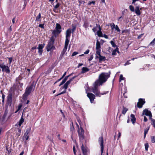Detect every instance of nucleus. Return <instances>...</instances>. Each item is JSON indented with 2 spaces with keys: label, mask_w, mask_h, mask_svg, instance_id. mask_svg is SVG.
I'll list each match as a JSON object with an SVG mask.
<instances>
[{
  "label": "nucleus",
  "mask_w": 155,
  "mask_h": 155,
  "mask_svg": "<svg viewBox=\"0 0 155 155\" xmlns=\"http://www.w3.org/2000/svg\"><path fill=\"white\" fill-rule=\"evenodd\" d=\"M34 87V84H32L29 86L27 87L25 90V92L23 94V96H27L29 95L32 91L33 88Z\"/></svg>",
  "instance_id": "obj_4"
},
{
  "label": "nucleus",
  "mask_w": 155,
  "mask_h": 155,
  "mask_svg": "<svg viewBox=\"0 0 155 155\" xmlns=\"http://www.w3.org/2000/svg\"><path fill=\"white\" fill-rule=\"evenodd\" d=\"M78 132L80 140L81 141L83 140L84 138V131L83 128L81 127L80 129H78Z\"/></svg>",
  "instance_id": "obj_5"
},
{
  "label": "nucleus",
  "mask_w": 155,
  "mask_h": 155,
  "mask_svg": "<svg viewBox=\"0 0 155 155\" xmlns=\"http://www.w3.org/2000/svg\"><path fill=\"white\" fill-rule=\"evenodd\" d=\"M84 26L85 28L87 27L88 26V24H87L86 23H85V24L84 25Z\"/></svg>",
  "instance_id": "obj_64"
},
{
  "label": "nucleus",
  "mask_w": 155,
  "mask_h": 155,
  "mask_svg": "<svg viewBox=\"0 0 155 155\" xmlns=\"http://www.w3.org/2000/svg\"><path fill=\"white\" fill-rule=\"evenodd\" d=\"M89 50H87L84 53L85 54H87L89 53Z\"/></svg>",
  "instance_id": "obj_47"
},
{
  "label": "nucleus",
  "mask_w": 155,
  "mask_h": 155,
  "mask_svg": "<svg viewBox=\"0 0 155 155\" xmlns=\"http://www.w3.org/2000/svg\"><path fill=\"white\" fill-rule=\"evenodd\" d=\"M110 25L111 26V28L112 30H113L114 28H115L116 25H115L114 23H113L112 24H110Z\"/></svg>",
  "instance_id": "obj_34"
},
{
  "label": "nucleus",
  "mask_w": 155,
  "mask_h": 155,
  "mask_svg": "<svg viewBox=\"0 0 155 155\" xmlns=\"http://www.w3.org/2000/svg\"><path fill=\"white\" fill-rule=\"evenodd\" d=\"M144 114L147 116H149L150 119H151L152 117L151 113L150 111L148 110L147 109H144L143 110V112L142 113V115L143 116Z\"/></svg>",
  "instance_id": "obj_9"
},
{
  "label": "nucleus",
  "mask_w": 155,
  "mask_h": 155,
  "mask_svg": "<svg viewBox=\"0 0 155 155\" xmlns=\"http://www.w3.org/2000/svg\"><path fill=\"white\" fill-rule=\"evenodd\" d=\"M63 78L62 77H61L58 80V81H61L62 79Z\"/></svg>",
  "instance_id": "obj_63"
},
{
  "label": "nucleus",
  "mask_w": 155,
  "mask_h": 155,
  "mask_svg": "<svg viewBox=\"0 0 155 155\" xmlns=\"http://www.w3.org/2000/svg\"><path fill=\"white\" fill-rule=\"evenodd\" d=\"M61 27L60 25L58 23H57L55 29L56 30V31H57L58 33H60L61 31Z\"/></svg>",
  "instance_id": "obj_15"
},
{
  "label": "nucleus",
  "mask_w": 155,
  "mask_h": 155,
  "mask_svg": "<svg viewBox=\"0 0 155 155\" xmlns=\"http://www.w3.org/2000/svg\"><path fill=\"white\" fill-rule=\"evenodd\" d=\"M78 54V52L76 51L74 52L72 54V56H74Z\"/></svg>",
  "instance_id": "obj_41"
},
{
  "label": "nucleus",
  "mask_w": 155,
  "mask_h": 155,
  "mask_svg": "<svg viewBox=\"0 0 155 155\" xmlns=\"http://www.w3.org/2000/svg\"><path fill=\"white\" fill-rule=\"evenodd\" d=\"M143 35V34H141L139 35L138 37L137 38L138 39H140L141 38V37Z\"/></svg>",
  "instance_id": "obj_46"
},
{
  "label": "nucleus",
  "mask_w": 155,
  "mask_h": 155,
  "mask_svg": "<svg viewBox=\"0 0 155 155\" xmlns=\"http://www.w3.org/2000/svg\"><path fill=\"white\" fill-rule=\"evenodd\" d=\"M76 77V76L72 78L71 79H70L64 85L63 87H61L60 88V91H62V89H64L63 91H62L61 93L58 94L57 96L61 95L62 94L65 93L66 91V89L68 88V86L71 83V81H72Z\"/></svg>",
  "instance_id": "obj_3"
},
{
  "label": "nucleus",
  "mask_w": 155,
  "mask_h": 155,
  "mask_svg": "<svg viewBox=\"0 0 155 155\" xmlns=\"http://www.w3.org/2000/svg\"><path fill=\"white\" fill-rule=\"evenodd\" d=\"M5 97V95L3 94H2V102L3 103L4 102Z\"/></svg>",
  "instance_id": "obj_45"
},
{
  "label": "nucleus",
  "mask_w": 155,
  "mask_h": 155,
  "mask_svg": "<svg viewBox=\"0 0 155 155\" xmlns=\"http://www.w3.org/2000/svg\"><path fill=\"white\" fill-rule=\"evenodd\" d=\"M96 54L99 55V56H100V55H101L100 54V50H97Z\"/></svg>",
  "instance_id": "obj_43"
},
{
  "label": "nucleus",
  "mask_w": 155,
  "mask_h": 155,
  "mask_svg": "<svg viewBox=\"0 0 155 155\" xmlns=\"http://www.w3.org/2000/svg\"><path fill=\"white\" fill-rule=\"evenodd\" d=\"M103 37H104L105 38H106V39L108 38V37L107 35H106L104 34V35Z\"/></svg>",
  "instance_id": "obj_54"
},
{
  "label": "nucleus",
  "mask_w": 155,
  "mask_h": 155,
  "mask_svg": "<svg viewBox=\"0 0 155 155\" xmlns=\"http://www.w3.org/2000/svg\"><path fill=\"white\" fill-rule=\"evenodd\" d=\"M130 64V63L129 62V61H127L126 63L124 64V65H126Z\"/></svg>",
  "instance_id": "obj_55"
},
{
  "label": "nucleus",
  "mask_w": 155,
  "mask_h": 155,
  "mask_svg": "<svg viewBox=\"0 0 155 155\" xmlns=\"http://www.w3.org/2000/svg\"><path fill=\"white\" fill-rule=\"evenodd\" d=\"M71 33V30L70 29H68L66 31V39L65 41H68L69 43V41L68 39V38L70 37Z\"/></svg>",
  "instance_id": "obj_13"
},
{
  "label": "nucleus",
  "mask_w": 155,
  "mask_h": 155,
  "mask_svg": "<svg viewBox=\"0 0 155 155\" xmlns=\"http://www.w3.org/2000/svg\"><path fill=\"white\" fill-rule=\"evenodd\" d=\"M87 96L90 99L91 102L92 103L95 98V95L92 93H88Z\"/></svg>",
  "instance_id": "obj_12"
},
{
  "label": "nucleus",
  "mask_w": 155,
  "mask_h": 155,
  "mask_svg": "<svg viewBox=\"0 0 155 155\" xmlns=\"http://www.w3.org/2000/svg\"><path fill=\"white\" fill-rule=\"evenodd\" d=\"M45 45V44H40L38 45V53L40 55L42 54V49L44 47Z\"/></svg>",
  "instance_id": "obj_14"
},
{
  "label": "nucleus",
  "mask_w": 155,
  "mask_h": 155,
  "mask_svg": "<svg viewBox=\"0 0 155 155\" xmlns=\"http://www.w3.org/2000/svg\"><path fill=\"white\" fill-rule=\"evenodd\" d=\"M54 40L55 39L54 38V37L52 36L51 38L50 41L48 42L46 47L47 50L48 51H49L55 49V48L53 46Z\"/></svg>",
  "instance_id": "obj_2"
},
{
  "label": "nucleus",
  "mask_w": 155,
  "mask_h": 155,
  "mask_svg": "<svg viewBox=\"0 0 155 155\" xmlns=\"http://www.w3.org/2000/svg\"><path fill=\"white\" fill-rule=\"evenodd\" d=\"M121 136V133L120 132H119L118 133V138L119 139Z\"/></svg>",
  "instance_id": "obj_62"
},
{
  "label": "nucleus",
  "mask_w": 155,
  "mask_h": 155,
  "mask_svg": "<svg viewBox=\"0 0 155 155\" xmlns=\"http://www.w3.org/2000/svg\"><path fill=\"white\" fill-rule=\"evenodd\" d=\"M124 79L125 78L123 77V75L122 74H120V77L119 81H120L121 80H124Z\"/></svg>",
  "instance_id": "obj_36"
},
{
  "label": "nucleus",
  "mask_w": 155,
  "mask_h": 155,
  "mask_svg": "<svg viewBox=\"0 0 155 155\" xmlns=\"http://www.w3.org/2000/svg\"><path fill=\"white\" fill-rule=\"evenodd\" d=\"M93 58V57L92 56H91L90 58L89 59V61H90L92 60V59Z\"/></svg>",
  "instance_id": "obj_61"
},
{
  "label": "nucleus",
  "mask_w": 155,
  "mask_h": 155,
  "mask_svg": "<svg viewBox=\"0 0 155 155\" xmlns=\"http://www.w3.org/2000/svg\"><path fill=\"white\" fill-rule=\"evenodd\" d=\"M117 52L119 53V51H118V48L117 47L113 51L112 53V55H116V53Z\"/></svg>",
  "instance_id": "obj_24"
},
{
  "label": "nucleus",
  "mask_w": 155,
  "mask_h": 155,
  "mask_svg": "<svg viewBox=\"0 0 155 155\" xmlns=\"http://www.w3.org/2000/svg\"><path fill=\"white\" fill-rule=\"evenodd\" d=\"M155 44V38L153 39V40L150 43L149 45H152V46H153Z\"/></svg>",
  "instance_id": "obj_28"
},
{
  "label": "nucleus",
  "mask_w": 155,
  "mask_h": 155,
  "mask_svg": "<svg viewBox=\"0 0 155 155\" xmlns=\"http://www.w3.org/2000/svg\"><path fill=\"white\" fill-rule=\"evenodd\" d=\"M74 127L73 125V123H72V126H71V131H72V132H73V131H74Z\"/></svg>",
  "instance_id": "obj_37"
},
{
  "label": "nucleus",
  "mask_w": 155,
  "mask_h": 155,
  "mask_svg": "<svg viewBox=\"0 0 155 155\" xmlns=\"http://www.w3.org/2000/svg\"><path fill=\"white\" fill-rule=\"evenodd\" d=\"M97 35L99 37H103L102 33L101 31H97Z\"/></svg>",
  "instance_id": "obj_26"
},
{
  "label": "nucleus",
  "mask_w": 155,
  "mask_h": 155,
  "mask_svg": "<svg viewBox=\"0 0 155 155\" xmlns=\"http://www.w3.org/2000/svg\"><path fill=\"white\" fill-rule=\"evenodd\" d=\"M77 120H78V122L79 124H80V123L81 122V120H80V119H79V118H77Z\"/></svg>",
  "instance_id": "obj_56"
},
{
  "label": "nucleus",
  "mask_w": 155,
  "mask_h": 155,
  "mask_svg": "<svg viewBox=\"0 0 155 155\" xmlns=\"http://www.w3.org/2000/svg\"><path fill=\"white\" fill-rule=\"evenodd\" d=\"M7 101L9 102H11L12 101V95H9L7 97Z\"/></svg>",
  "instance_id": "obj_25"
},
{
  "label": "nucleus",
  "mask_w": 155,
  "mask_h": 155,
  "mask_svg": "<svg viewBox=\"0 0 155 155\" xmlns=\"http://www.w3.org/2000/svg\"><path fill=\"white\" fill-rule=\"evenodd\" d=\"M81 148L83 155H87V149L84 147L83 144H82V145L81 147Z\"/></svg>",
  "instance_id": "obj_16"
},
{
  "label": "nucleus",
  "mask_w": 155,
  "mask_h": 155,
  "mask_svg": "<svg viewBox=\"0 0 155 155\" xmlns=\"http://www.w3.org/2000/svg\"><path fill=\"white\" fill-rule=\"evenodd\" d=\"M151 120L152 123V124L153 125V127H155V120L154 119H153L151 118V119H150Z\"/></svg>",
  "instance_id": "obj_33"
},
{
  "label": "nucleus",
  "mask_w": 155,
  "mask_h": 155,
  "mask_svg": "<svg viewBox=\"0 0 155 155\" xmlns=\"http://www.w3.org/2000/svg\"><path fill=\"white\" fill-rule=\"evenodd\" d=\"M127 110V109L125 107H124L122 111V114L124 115Z\"/></svg>",
  "instance_id": "obj_29"
},
{
  "label": "nucleus",
  "mask_w": 155,
  "mask_h": 155,
  "mask_svg": "<svg viewBox=\"0 0 155 155\" xmlns=\"http://www.w3.org/2000/svg\"><path fill=\"white\" fill-rule=\"evenodd\" d=\"M110 77V74L103 72L101 73L99 76L98 80H97L94 84V86L92 89V91L96 95L99 97L101 94L97 89L98 86L101 85L103 83L105 82L107 79ZM106 93L101 94V95L105 94Z\"/></svg>",
  "instance_id": "obj_1"
},
{
  "label": "nucleus",
  "mask_w": 155,
  "mask_h": 155,
  "mask_svg": "<svg viewBox=\"0 0 155 155\" xmlns=\"http://www.w3.org/2000/svg\"><path fill=\"white\" fill-rule=\"evenodd\" d=\"M145 101L144 99L140 98L139 99V101L137 103V107L139 108H142L143 105L145 104Z\"/></svg>",
  "instance_id": "obj_10"
},
{
  "label": "nucleus",
  "mask_w": 155,
  "mask_h": 155,
  "mask_svg": "<svg viewBox=\"0 0 155 155\" xmlns=\"http://www.w3.org/2000/svg\"><path fill=\"white\" fill-rule=\"evenodd\" d=\"M69 43H68V41H66L64 43V48L63 49V50L62 52L61 53V55L62 56H63L64 54H65V52L67 50L68 48V45Z\"/></svg>",
  "instance_id": "obj_11"
},
{
  "label": "nucleus",
  "mask_w": 155,
  "mask_h": 155,
  "mask_svg": "<svg viewBox=\"0 0 155 155\" xmlns=\"http://www.w3.org/2000/svg\"><path fill=\"white\" fill-rule=\"evenodd\" d=\"M41 18V13H39L38 15L36 17V21H38L39 20V19Z\"/></svg>",
  "instance_id": "obj_30"
},
{
  "label": "nucleus",
  "mask_w": 155,
  "mask_h": 155,
  "mask_svg": "<svg viewBox=\"0 0 155 155\" xmlns=\"http://www.w3.org/2000/svg\"><path fill=\"white\" fill-rule=\"evenodd\" d=\"M59 33H58L57 31H56V30L54 29L52 31V36H53L54 37H54H56Z\"/></svg>",
  "instance_id": "obj_17"
},
{
  "label": "nucleus",
  "mask_w": 155,
  "mask_h": 155,
  "mask_svg": "<svg viewBox=\"0 0 155 155\" xmlns=\"http://www.w3.org/2000/svg\"><path fill=\"white\" fill-rule=\"evenodd\" d=\"M83 65V64L82 63H79V64L78 67L79 68L80 66H82Z\"/></svg>",
  "instance_id": "obj_58"
},
{
  "label": "nucleus",
  "mask_w": 155,
  "mask_h": 155,
  "mask_svg": "<svg viewBox=\"0 0 155 155\" xmlns=\"http://www.w3.org/2000/svg\"><path fill=\"white\" fill-rule=\"evenodd\" d=\"M76 29L75 27H74L72 29V32L73 33L74 31Z\"/></svg>",
  "instance_id": "obj_57"
},
{
  "label": "nucleus",
  "mask_w": 155,
  "mask_h": 155,
  "mask_svg": "<svg viewBox=\"0 0 155 155\" xmlns=\"http://www.w3.org/2000/svg\"><path fill=\"white\" fill-rule=\"evenodd\" d=\"M99 62L100 63H101L102 61H104L105 60V57L104 56H103L101 55H100L99 56Z\"/></svg>",
  "instance_id": "obj_19"
},
{
  "label": "nucleus",
  "mask_w": 155,
  "mask_h": 155,
  "mask_svg": "<svg viewBox=\"0 0 155 155\" xmlns=\"http://www.w3.org/2000/svg\"><path fill=\"white\" fill-rule=\"evenodd\" d=\"M96 49L97 50H100L101 48V45L100 42L97 40L96 43Z\"/></svg>",
  "instance_id": "obj_21"
},
{
  "label": "nucleus",
  "mask_w": 155,
  "mask_h": 155,
  "mask_svg": "<svg viewBox=\"0 0 155 155\" xmlns=\"http://www.w3.org/2000/svg\"><path fill=\"white\" fill-rule=\"evenodd\" d=\"M0 68L2 69L3 72H5L8 74L10 72L9 68L8 66L3 64H0Z\"/></svg>",
  "instance_id": "obj_6"
},
{
  "label": "nucleus",
  "mask_w": 155,
  "mask_h": 155,
  "mask_svg": "<svg viewBox=\"0 0 155 155\" xmlns=\"http://www.w3.org/2000/svg\"><path fill=\"white\" fill-rule=\"evenodd\" d=\"M143 120L144 122H146L147 120V118L145 116H144V120Z\"/></svg>",
  "instance_id": "obj_53"
},
{
  "label": "nucleus",
  "mask_w": 155,
  "mask_h": 155,
  "mask_svg": "<svg viewBox=\"0 0 155 155\" xmlns=\"http://www.w3.org/2000/svg\"><path fill=\"white\" fill-rule=\"evenodd\" d=\"M15 18H14L12 20V22L13 24H14L15 23Z\"/></svg>",
  "instance_id": "obj_59"
},
{
  "label": "nucleus",
  "mask_w": 155,
  "mask_h": 155,
  "mask_svg": "<svg viewBox=\"0 0 155 155\" xmlns=\"http://www.w3.org/2000/svg\"><path fill=\"white\" fill-rule=\"evenodd\" d=\"M135 12L138 15H140L141 13L140 12L139 10V6H137L136 7L135 10Z\"/></svg>",
  "instance_id": "obj_18"
},
{
  "label": "nucleus",
  "mask_w": 155,
  "mask_h": 155,
  "mask_svg": "<svg viewBox=\"0 0 155 155\" xmlns=\"http://www.w3.org/2000/svg\"><path fill=\"white\" fill-rule=\"evenodd\" d=\"M129 8L130 11L132 12H134L135 11L134 7L132 5H130L129 6Z\"/></svg>",
  "instance_id": "obj_32"
},
{
  "label": "nucleus",
  "mask_w": 155,
  "mask_h": 155,
  "mask_svg": "<svg viewBox=\"0 0 155 155\" xmlns=\"http://www.w3.org/2000/svg\"><path fill=\"white\" fill-rule=\"evenodd\" d=\"M110 43L112 45V46L113 47H115L117 46L116 44L114 43V42L112 41H110Z\"/></svg>",
  "instance_id": "obj_31"
},
{
  "label": "nucleus",
  "mask_w": 155,
  "mask_h": 155,
  "mask_svg": "<svg viewBox=\"0 0 155 155\" xmlns=\"http://www.w3.org/2000/svg\"><path fill=\"white\" fill-rule=\"evenodd\" d=\"M30 130V128L26 129V132L24 134V136H23L22 138L23 140H27L28 139Z\"/></svg>",
  "instance_id": "obj_7"
},
{
  "label": "nucleus",
  "mask_w": 155,
  "mask_h": 155,
  "mask_svg": "<svg viewBox=\"0 0 155 155\" xmlns=\"http://www.w3.org/2000/svg\"><path fill=\"white\" fill-rule=\"evenodd\" d=\"M8 59L9 61V63L10 64L12 61V58H8Z\"/></svg>",
  "instance_id": "obj_52"
},
{
  "label": "nucleus",
  "mask_w": 155,
  "mask_h": 155,
  "mask_svg": "<svg viewBox=\"0 0 155 155\" xmlns=\"http://www.w3.org/2000/svg\"><path fill=\"white\" fill-rule=\"evenodd\" d=\"M60 6V4L58 3L56 5L54 6L55 9H57Z\"/></svg>",
  "instance_id": "obj_42"
},
{
  "label": "nucleus",
  "mask_w": 155,
  "mask_h": 155,
  "mask_svg": "<svg viewBox=\"0 0 155 155\" xmlns=\"http://www.w3.org/2000/svg\"><path fill=\"white\" fill-rule=\"evenodd\" d=\"M145 150L147 151L148 150V148L149 147L148 144L147 143H146L145 144Z\"/></svg>",
  "instance_id": "obj_40"
},
{
  "label": "nucleus",
  "mask_w": 155,
  "mask_h": 155,
  "mask_svg": "<svg viewBox=\"0 0 155 155\" xmlns=\"http://www.w3.org/2000/svg\"><path fill=\"white\" fill-rule=\"evenodd\" d=\"M72 74H70L69 75H68L66 76L65 77L64 79L65 80H66V81H67V80L68 79V77H69Z\"/></svg>",
  "instance_id": "obj_44"
},
{
  "label": "nucleus",
  "mask_w": 155,
  "mask_h": 155,
  "mask_svg": "<svg viewBox=\"0 0 155 155\" xmlns=\"http://www.w3.org/2000/svg\"><path fill=\"white\" fill-rule=\"evenodd\" d=\"M97 27L96 26V27H94L93 29H92V30L94 32H95L96 30H97V29H96V28H97Z\"/></svg>",
  "instance_id": "obj_51"
},
{
  "label": "nucleus",
  "mask_w": 155,
  "mask_h": 155,
  "mask_svg": "<svg viewBox=\"0 0 155 155\" xmlns=\"http://www.w3.org/2000/svg\"><path fill=\"white\" fill-rule=\"evenodd\" d=\"M96 27H98L99 29V31H101V29L100 26V25H97V24H96Z\"/></svg>",
  "instance_id": "obj_49"
},
{
  "label": "nucleus",
  "mask_w": 155,
  "mask_h": 155,
  "mask_svg": "<svg viewBox=\"0 0 155 155\" xmlns=\"http://www.w3.org/2000/svg\"><path fill=\"white\" fill-rule=\"evenodd\" d=\"M116 30H117V31L120 32V30L119 29L118 26L117 25H116V27H115Z\"/></svg>",
  "instance_id": "obj_38"
},
{
  "label": "nucleus",
  "mask_w": 155,
  "mask_h": 155,
  "mask_svg": "<svg viewBox=\"0 0 155 155\" xmlns=\"http://www.w3.org/2000/svg\"><path fill=\"white\" fill-rule=\"evenodd\" d=\"M89 69L86 67H83L82 68L81 73H84L89 71Z\"/></svg>",
  "instance_id": "obj_20"
},
{
  "label": "nucleus",
  "mask_w": 155,
  "mask_h": 155,
  "mask_svg": "<svg viewBox=\"0 0 155 155\" xmlns=\"http://www.w3.org/2000/svg\"><path fill=\"white\" fill-rule=\"evenodd\" d=\"M7 112L6 111H5V112L4 115H3V117L4 118H5L6 117V116L7 115Z\"/></svg>",
  "instance_id": "obj_48"
},
{
  "label": "nucleus",
  "mask_w": 155,
  "mask_h": 155,
  "mask_svg": "<svg viewBox=\"0 0 155 155\" xmlns=\"http://www.w3.org/2000/svg\"><path fill=\"white\" fill-rule=\"evenodd\" d=\"M39 27L42 28H44V25L42 24H39Z\"/></svg>",
  "instance_id": "obj_50"
},
{
  "label": "nucleus",
  "mask_w": 155,
  "mask_h": 155,
  "mask_svg": "<svg viewBox=\"0 0 155 155\" xmlns=\"http://www.w3.org/2000/svg\"><path fill=\"white\" fill-rule=\"evenodd\" d=\"M95 2H94V1L89 2L88 3V5H91L92 4H93L94 5L95 4Z\"/></svg>",
  "instance_id": "obj_39"
},
{
  "label": "nucleus",
  "mask_w": 155,
  "mask_h": 155,
  "mask_svg": "<svg viewBox=\"0 0 155 155\" xmlns=\"http://www.w3.org/2000/svg\"><path fill=\"white\" fill-rule=\"evenodd\" d=\"M130 117H131V121L132 122L133 124L136 121V118L134 115L133 114H131L130 115Z\"/></svg>",
  "instance_id": "obj_22"
},
{
  "label": "nucleus",
  "mask_w": 155,
  "mask_h": 155,
  "mask_svg": "<svg viewBox=\"0 0 155 155\" xmlns=\"http://www.w3.org/2000/svg\"><path fill=\"white\" fill-rule=\"evenodd\" d=\"M151 141L152 143H155V136L151 137Z\"/></svg>",
  "instance_id": "obj_35"
},
{
  "label": "nucleus",
  "mask_w": 155,
  "mask_h": 155,
  "mask_svg": "<svg viewBox=\"0 0 155 155\" xmlns=\"http://www.w3.org/2000/svg\"><path fill=\"white\" fill-rule=\"evenodd\" d=\"M66 72H64V74H63V75H62V77H63L64 78V77L66 75Z\"/></svg>",
  "instance_id": "obj_60"
},
{
  "label": "nucleus",
  "mask_w": 155,
  "mask_h": 155,
  "mask_svg": "<svg viewBox=\"0 0 155 155\" xmlns=\"http://www.w3.org/2000/svg\"><path fill=\"white\" fill-rule=\"evenodd\" d=\"M24 119L23 117V116H22L21 119L19 120V121L18 122V124L19 126H20L24 122Z\"/></svg>",
  "instance_id": "obj_23"
},
{
  "label": "nucleus",
  "mask_w": 155,
  "mask_h": 155,
  "mask_svg": "<svg viewBox=\"0 0 155 155\" xmlns=\"http://www.w3.org/2000/svg\"><path fill=\"white\" fill-rule=\"evenodd\" d=\"M98 142L100 145L101 148V155H102L104 150V140L103 137H101L99 138L98 139Z\"/></svg>",
  "instance_id": "obj_8"
},
{
  "label": "nucleus",
  "mask_w": 155,
  "mask_h": 155,
  "mask_svg": "<svg viewBox=\"0 0 155 155\" xmlns=\"http://www.w3.org/2000/svg\"><path fill=\"white\" fill-rule=\"evenodd\" d=\"M149 129V127H148L147 128H146L144 130V137L145 138L146 137V135L147 133L148 132V130Z\"/></svg>",
  "instance_id": "obj_27"
}]
</instances>
